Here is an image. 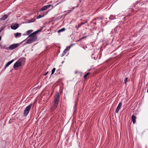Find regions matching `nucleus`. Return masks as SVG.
<instances>
[{
    "instance_id": "a211bd4d",
    "label": "nucleus",
    "mask_w": 148,
    "mask_h": 148,
    "mask_svg": "<svg viewBox=\"0 0 148 148\" xmlns=\"http://www.w3.org/2000/svg\"><path fill=\"white\" fill-rule=\"evenodd\" d=\"M67 52L66 51L65 49L64 50V51H63V53H62V54L61 56V57H63L64 55H65L66 53H67Z\"/></svg>"
},
{
    "instance_id": "412c9836",
    "label": "nucleus",
    "mask_w": 148,
    "mask_h": 148,
    "mask_svg": "<svg viewBox=\"0 0 148 148\" xmlns=\"http://www.w3.org/2000/svg\"><path fill=\"white\" fill-rule=\"evenodd\" d=\"M35 20L34 19H32V20H29L28 22V23H31L32 22H34Z\"/></svg>"
},
{
    "instance_id": "bb28decb",
    "label": "nucleus",
    "mask_w": 148,
    "mask_h": 148,
    "mask_svg": "<svg viewBox=\"0 0 148 148\" xmlns=\"http://www.w3.org/2000/svg\"><path fill=\"white\" fill-rule=\"evenodd\" d=\"M93 24H95V25H96V23H94V22H93Z\"/></svg>"
},
{
    "instance_id": "a878e982",
    "label": "nucleus",
    "mask_w": 148,
    "mask_h": 148,
    "mask_svg": "<svg viewBox=\"0 0 148 148\" xmlns=\"http://www.w3.org/2000/svg\"><path fill=\"white\" fill-rule=\"evenodd\" d=\"M84 24V23H82L81 24H80V25H83Z\"/></svg>"
},
{
    "instance_id": "473e14b6",
    "label": "nucleus",
    "mask_w": 148,
    "mask_h": 148,
    "mask_svg": "<svg viewBox=\"0 0 148 148\" xmlns=\"http://www.w3.org/2000/svg\"><path fill=\"white\" fill-rule=\"evenodd\" d=\"M53 6H52V9H53Z\"/></svg>"
},
{
    "instance_id": "4468645a",
    "label": "nucleus",
    "mask_w": 148,
    "mask_h": 148,
    "mask_svg": "<svg viewBox=\"0 0 148 148\" xmlns=\"http://www.w3.org/2000/svg\"><path fill=\"white\" fill-rule=\"evenodd\" d=\"M15 37H19L21 36V34L20 33H16L14 34Z\"/></svg>"
},
{
    "instance_id": "6e6552de",
    "label": "nucleus",
    "mask_w": 148,
    "mask_h": 148,
    "mask_svg": "<svg viewBox=\"0 0 148 148\" xmlns=\"http://www.w3.org/2000/svg\"><path fill=\"white\" fill-rule=\"evenodd\" d=\"M122 103L121 102H120L118 106H117V108H116V109L115 110V112L117 113H118V112L119 111V110L120 109L121 106H122Z\"/></svg>"
},
{
    "instance_id": "b1692460",
    "label": "nucleus",
    "mask_w": 148,
    "mask_h": 148,
    "mask_svg": "<svg viewBox=\"0 0 148 148\" xmlns=\"http://www.w3.org/2000/svg\"><path fill=\"white\" fill-rule=\"evenodd\" d=\"M127 82V78H125V80H124V83L125 84Z\"/></svg>"
},
{
    "instance_id": "72a5a7b5",
    "label": "nucleus",
    "mask_w": 148,
    "mask_h": 148,
    "mask_svg": "<svg viewBox=\"0 0 148 148\" xmlns=\"http://www.w3.org/2000/svg\"><path fill=\"white\" fill-rule=\"evenodd\" d=\"M95 20V19L93 20V21H94V20Z\"/></svg>"
},
{
    "instance_id": "39448f33",
    "label": "nucleus",
    "mask_w": 148,
    "mask_h": 148,
    "mask_svg": "<svg viewBox=\"0 0 148 148\" xmlns=\"http://www.w3.org/2000/svg\"><path fill=\"white\" fill-rule=\"evenodd\" d=\"M51 6V4H49L48 5H47L45 6L42 8L40 10V11H42L44 10H46V9L49 8Z\"/></svg>"
},
{
    "instance_id": "5701e85b",
    "label": "nucleus",
    "mask_w": 148,
    "mask_h": 148,
    "mask_svg": "<svg viewBox=\"0 0 148 148\" xmlns=\"http://www.w3.org/2000/svg\"><path fill=\"white\" fill-rule=\"evenodd\" d=\"M81 26V25H80V24H79L78 26L77 27L76 26V27L77 28V29H78Z\"/></svg>"
},
{
    "instance_id": "0eeeda50",
    "label": "nucleus",
    "mask_w": 148,
    "mask_h": 148,
    "mask_svg": "<svg viewBox=\"0 0 148 148\" xmlns=\"http://www.w3.org/2000/svg\"><path fill=\"white\" fill-rule=\"evenodd\" d=\"M18 27V25L17 23L12 24L11 25V27L12 29L15 30L17 29Z\"/></svg>"
},
{
    "instance_id": "4be33fe9",
    "label": "nucleus",
    "mask_w": 148,
    "mask_h": 148,
    "mask_svg": "<svg viewBox=\"0 0 148 148\" xmlns=\"http://www.w3.org/2000/svg\"><path fill=\"white\" fill-rule=\"evenodd\" d=\"M89 74V73H86L85 75H84V77L85 79H86V77H87V76Z\"/></svg>"
},
{
    "instance_id": "ddd939ff",
    "label": "nucleus",
    "mask_w": 148,
    "mask_h": 148,
    "mask_svg": "<svg viewBox=\"0 0 148 148\" xmlns=\"http://www.w3.org/2000/svg\"><path fill=\"white\" fill-rule=\"evenodd\" d=\"M33 42V41L30 38L27 40L25 43L27 44H31Z\"/></svg>"
},
{
    "instance_id": "f3484780",
    "label": "nucleus",
    "mask_w": 148,
    "mask_h": 148,
    "mask_svg": "<svg viewBox=\"0 0 148 148\" xmlns=\"http://www.w3.org/2000/svg\"><path fill=\"white\" fill-rule=\"evenodd\" d=\"M32 32L33 30H28L26 32V34H25V35H28L30 33H32Z\"/></svg>"
},
{
    "instance_id": "7c9ffc66",
    "label": "nucleus",
    "mask_w": 148,
    "mask_h": 148,
    "mask_svg": "<svg viewBox=\"0 0 148 148\" xmlns=\"http://www.w3.org/2000/svg\"><path fill=\"white\" fill-rule=\"evenodd\" d=\"M68 139H66V141L68 142Z\"/></svg>"
},
{
    "instance_id": "1a4fd4ad",
    "label": "nucleus",
    "mask_w": 148,
    "mask_h": 148,
    "mask_svg": "<svg viewBox=\"0 0 148 148\" xmlns=\"http://www.w3.org/2000/svg\"><path fill=\"white\" fill-rule=\"evenodd\" d=\"M14 61V60H12L8 62L4 66V69H5L9 65H10Z\"/></svg>"
},
{
    "instance_id": "393cba45",
    "label": "nucleus",
    "mask_w": 148,
    "mask_h": 148,
    "mask_svg": "<svg viewBox=\"0 0 148 148\" xmlns=\"http://www.w3.org/2000/svg\"><path fill=\"white\" fill-rule=\"evenodd\" d=\"M48 73V72H47L45 73L44 74V75H46Z\"/></svg>"
},
{
    "instance_id": "f8f14e48",
    "label": "nucleus",
    "mask_w": 148,
    "mask_h": 148,
    "mask_svg": "<svg viewBox=\"0 0 148 148\" xmlns=\"http://www.w3.org/2000/svg\"><path fill=\"white\" fill-rule=\"evenodd\" d=\"M136 118L135 116L134 115H132V119L133 124L135 123L136 122Z\"/></svg>"
},
{
    "instance_id": "c756f323",
    "label": "nucleus",
    "mask_w": 148,
    "mask_h": 148,
    "mask_svg": "<svg viewBox=\"0 0 148 148\" xmlns=\"http://www.w3.org/2000/svg\"><path fill=\"white\" fill-rule=\"evenodd\" d=\"M139 2L138 1H137L136 3V4H137Z\"/></svg>"
},
{
    "instance_id": "9d476101",
    "label": "nucleus",
    "mask_w": 148,
    "mask_h": 148,
    "mask_svg": "<svg viewBox=\"0 0 148 148\" xmlns=\"http://www.w3.org/2000/svg\"><path fill=\"white\" fill-rule=\"evenodd\" d=\"M50 10H49V11H47L46 13L44 14H41L39 15L37 17V19H39L42 17H44L46 14H47L48 12Z\"/></svg>"
},
{
    "instance_id": "2f4dec72",
    "label": "nucleus",
    "mask_w": 148,
    "mask_h": 148,
    "mask_svg": "<svg viewBox=\"0 0 148 148\" xmlns=\"http://www.w3.org/2000/svg\"><path fill=\"white\" fill-rule=\"evenodd\" d=\"M64 62V61H62V64H63Z\"/></svg>"
},
{
    "instance_id": "cd10ccee",
    "label": "nucleus",
    "mask_w": 148,
    "mask_h": 148,
    "mask_svg": "<svg viewBox=\"0 0 148 148\" xmlns=\"http://www.w3.org/2000/svg\"><path fill=\"white\" fill-rule=\"evenodd\" d=\"M1 36H0V41L1 40Z\"/></svg>"
},
{
    "instance_id": "20e7f679",
    "label": "nucleus",
    "mask_w": 148,
    "mask_h": 148,
    "mask_svg": "<svg viewBox=\"0 0 148 148\" xmlns=\"http://www.w3.org/2000/svg\"><path fill=\"white\" fill-rule=\"evenodd\" d=\"M32 104L31 103L26 108L24 111V116H27L29 112V110L32 106Z\"/></svg>"
},
{
    "instance_id": "423d86ee",
    "label": "nucleus",
    "mask_w": 148,
    "mask_h": 148,
    "mask_svg": "<svg viewBox=\"0 0 148 148\" xmlns=\"http://www.w3.org/2000/svg\"><path fill=\"white\" fill-rule=\"evenodd\" d=\"M18 45L19 44L18 43L12 44L9 47V48L10 50H13L17 47Z\"/></svg>"
},
{
    "instance_id": "c85d7f7f",
    "label": "nucleus",
    "mask_w": 148,
    "mask_h": 148,
    "mask_svg": "<svg viewBox=\"0 0 148 148\" xmlns=\"http://www.w3.org/2000/svg\"><path fill=\"white\" fill-rule=\"evenodd\" d=\"M93 58H94V59L95 60H96V58H95V57H93Z\"/></svg>"
},
{
    "instance_id": "9b49d317",
    "label": "nucleus",
    "mask_w": 148,
    "mask_h": 148,
    "mask_svg": "<svg viewBox=\"0 0 148 148\" xmlns=\"http://www.w3.org/2000/svg\"><path fill=\"white\" fill-rule=\"evenodd\" d=\"M8 17V15L5 14L3 15L0 18V20L4 21Z\"/></svg>"
},
{
    "instance_id": "aec40b11",
    "label": "nucleus",
    "mask_w": 148,
    "mask_h": 148,
    "mask_svg": "<svg viewBox=\"0 0 148 148\" xmlns=\"http://www.w3.org/2000/svg\"><path fill=\"white\" fill-rule=\"evenodd\" d=\"M75 8V7H73L72 8H71V10H68V13H69L71 12V11H72Z\"/></svg>"
},
{
    "instance_id": "6ab92c4d",
    "label": "nucleus",
    "mask_w": 148,
    "mask_h": 148,
    "mask_svg": "<svg viewBox=\"0 0 148 148\" xmlns=\"http://www.w3.org/2000/svg\"><path fill=\"white\" fill-rule=\"evenodd\" d=\"M55 70H56V68H54L52 70V71H51V75L53 74L54 73V72H55Z\"/></svg>"
},
{
    "instance_id": "dca6fc26",
    "label": "nucleus",
    "mask_w": 148,
    "mask_h": 148,
    "mask_svg": "<svg viewBox=\"0 0 148 148\" xmlns=\"http://www.w3.org/2000/svg\"><path fill=\"white\" fill-rule=\"evenodd\" d=\"M65 28H63L58 31V33H60L62 32H63L65 31Z\"/></svg>"
},
{
    "instance_id": "f257e3e1",
    "label": "nucleus",
    "mask_w": 148,
    "mask_h": 148,
    "mask_svg": "<svg viewBox=\"0 0 148 148\" xmlns=\"http://www.w3.org/2000/svg\"><path fill=\"white\" fill-rule=\"evenodd\" d=\"M60 98V94L59 93H58L54 97V101L53 102V106L51 107L52 110H55L57 108L59 103Z\"/></svg>"
},
{
    "instance_id": "2eb2a0df",
    "label": "nucleus",
    "mask_w": 148,
    "mask_h": 148,
    "mask_svg": "<svg viewBox=\"0 0 148 148\" xmlns=\"http://www.w3.org/2000/svg\"><path fill=\"white\" fill-rule=\"evenodd\" d=\"M73 45V44H71L69 46L66 47V49H65V50L66 51H69L70 50V48L72 47Z\"/></svg>"
},
{
    "instance_id": "f704fd0d",
    "label": "nucleus",
    "mask_w": 148,
    "mask_h": 148,
    "mask_svg": "<svg viewBox=\"0 0 148 148\" xmlns=\"http://www.w3.org/2000/svg\"><path fill=\"white\" fill-rule=\"evenodd\" d=\"M77 73V72H75V73Z\"/></svg>"
},
{
    "instance_id": "7ed1b4c3",
    "label": "nucleus",
    "mask_w": 148,
    "mask_h": 148,
    "mask_svg": "<svg viewBox=\"0 0 148 148\" xmlns=\"http://www.w3.org/2000/svg\"><path fill=\"white\" fill-rule=\"evenodd\" d=\"M42 30L41 29L33 32L28 37H31V39L34 42L36 41L37 39V37L36 34L38 32H40Z\"/></svg>"
},
{
    "instance_id": "f03ea898",
    "label": "nucleus",
    "mask_w": 148,
    "mask_h": 148,
    "mask_svg": "<svg viewBox=\"0 0 148 148\" xmlns=\"http://www.w3.org/2000/svg\"><path fill=\"white\" fill-rule=\"evenodd\" d=\"M25 61V59L24 58H21L17 60L14 64L13 68L14 69L21 66L22 64L24 63Z\"/></svg>"
}]
</instances>
